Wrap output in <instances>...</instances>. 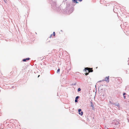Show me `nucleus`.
<instances>
[{
    "label": "nucleus",
    "mask_w": 129,
    "mask_h": 129,
    "mask_svg": "<svg viewBox=\"0 0 129 129\" xmlns=\"http://www.w3.org/2000/svg\"><path fill=\"white\" fill-rule=\"evenodd\" d=\"M105 81L107 82H108L109 81V76L106 77Z\"/></svg>",
    "instance_id": "3"
},
{
    "label": "nucleus",
    "mask_w": 129,
    "mask_h": 129,
    "mask_svg": "<svg viewBox=\"0 0 129 129\" xmlns=\"http://www.w3.org/2000/svg\"><path fill=\"white\" fill-rule=\"evenodd\" d=\"M124 99H125V96H124Z\"/></svg>",
    "instance_id": "15"
},
{
    "label": "nucleus",
    "mask_w": 129,
    "mask_h": 129,
    "mask_svg": "<svg viewBox=\"0 0 129 129\" xmlns=\"http://www.w3.org/2000/svg\"><path fill=\"white\" fill-rule=\"evenodd\" d=\"M78 98H79V96H77L76 97V98H75V102H77V101H78L77 100H78Z\"/></svg>",
    "instance_id": "6"
},
{
    "label": "nucleus",
    "mask_w": 129,
    "mask_h": 129,
    "mask_svg": "<svg viewBox=\"0 0 129 129\" xmlns=\"http://www.w3.org/2000/svg\"><path fill=\"white\" fill-rule=\"evenodd\" d=\"M53 36H55V32H53Z\"/></svg>",
    "instance_id": "9"
},
{
    "label": "nucleus",
    "mask_w": 129,
    "mask_h": 129,
    "mask_svg": "<svg viewBox=\"0 0 129 129\" xmlns=\"http://www.w3.org/2000/svg\"><path fill=\"white\" fill-rule=\"evenodd\" d=\"M126 94V93H124L123 94V95H124L125 94Z\"/></svg>",
    "instance_id": "14"
},
{
    "label": "nucleus",
    "mask_w": 129,
    "mask_h": 129,
    "mask_svg": "<svg viewBox=\"0 0 129 129\" xmlns=\"http://www.w3.org/2000/svg\"><path fill=\"white\" fill-rule=\"evenodd\" d=\"M30 58H27L25 59H23V61H26L27 60H28Z\"/></svg>",
    "instance_id": "4"
},
{
    "label": "nucleus",
    "mask_w": 129,
    "mask_h": 129,
    "mask_svg": "<svg viewBox=\"0 0 129 129\" xmlns=\"http://www.w3.org/2000/svg\"><path fill=\"white\" fill-rule=\"evenodd\" d=\"M84 70L86 72H88V73L86 72L85 73V75H88L89 73L90 72H93V70H92V68L87 67L85 68Z\"/></svg>",
    "instance_id": "1"
},
{
    "label": "nucleus",
    "mask_w": 129,
    "mask_h": 129,
    "mask_svg": "<svg viewBox=\"0 0 129 129\" xmlns=\"http://www.w3.org/2000/svg\"><path fill=\"white\" fill-rule=\"evenodd\" d=\"M78 112L79 113V115H81L82 116L83 115V112H81V109H79L78 110Z\"/></svg>",
    "instance_id": "2"
},
{
    "label": "nucleus",
    "mask_w": 129,
    "mask_h": 129,
    "mask_svg": "<svg viewBox=\"0 0 129 129\" xmlns=\"http://www.w3.org/2000/svg\"><path fill=\"white\" fill-rule=\"evenodd\" d=\"M90 104H91V107H92V108H94V105L93 104V103H92V102H91Z\"/></svg>",
    "instance_id": "5"
},
{
    "label": "nucleus",
    "mask_w": 129,
    "mask_h": 129,
    "mask_svg": "<svg viewBox=\"0 0 129 129\" xmlns=\"http://www.w3.org/2000/svg\"><path fill=\"white\" fill-rule=\"evenodd\" d=\"M75 3H78V2H77V1H76V2H75Z\"/></svg>",
    "instance_id": "12"
},
{
    "label": "nucleus",
    "mask_w": 129,
    "mask_h": 129,
    "mask_svg": "<svg viewBox=\"0 0 129 129\" xmlns=\"http://www.w3.org/2000/svg\"><path fill=\"white\" fill-rule=\"evenodd\" d=\"M40 75H39V76H38V77H39V76Z\"/></svg>",
    "instance_id": "16"
},
{
    "label": "nucleus",
    "mask_w": 129,
    "mask_h": 129,
    "mask_svg": "<svg viewBox=\"0 0 129 129\" xmlns=\"http://www.w3.org/2000/svg\"><path fill=\"white\" fill-rule=\"evenodd\" d=\"M77 0H72V1L74 3H75L76 1H77Z\"/></svg>",
    "instance_id": "7"
},
{
    "label": "nucleus",
    "mask_w": 129,
    "mask_h": 129,
    "mask_svg": "<svg viewBox=\"0 0 129 129\" xmlns=\"http://www.w3.org/2000/svg\"><path fill=\"white\" fill-rule=\"evenodd\" d=\"M60 71V69H58L57 70V72H59Z\"/></svg>",
    "instance_id": "10"
},
{
    "label": "nucleus",
    "mask_w": 129,
    "mask_h": 129,
    "mask_svg": "<svg viewBox=\"0 0 129 129\" xmlns=\"http://www.w3.org/2000/svg\"><path fill=\"white\" fill-rule=\"evenodd\" d=\"M81 89L80 88H79L78 89V91H79L81 90Z\"/></svg>",
    "instance_id": "8"
},
{
    "label": "nucleus",
    "mask_w": 129,
    "mask_h": 129,
    "mask_svg": "<svg viewBox=\"0 0 129 129\" xmlns=\"http://www.w3.org/2000/svg\"><path fill=\"white\" fill-rule=\"evenodd\" d=\"M52 34H51L50 35V38L51 37V36H52Z\"/></svg>",
    "instance_id": "11"
},
{
    "label": "nucleus",
    "mask_w": 129,
    "mask_h": 129,
    "mask_svg": "<svg viewBox=\"0 0 129 129\" xmlns=\"http://www.w3.org/2000/svg\"><path fill=\"white\" fill-rule=\"evenodd\" d=\"M80 2H81L82 0H78Z\"/></svg>",
    "instance_id": "13"
}]
</instances>
